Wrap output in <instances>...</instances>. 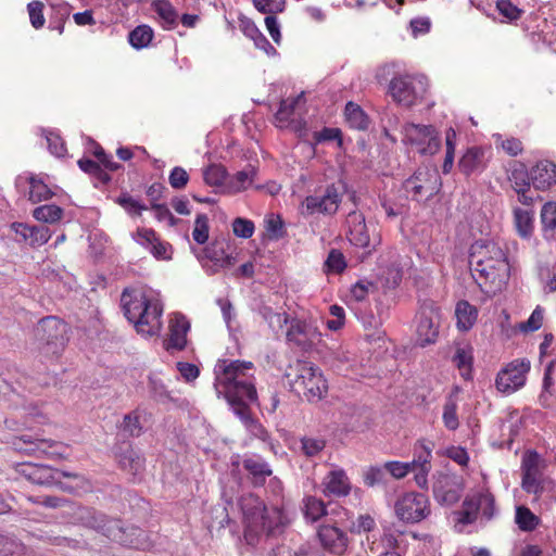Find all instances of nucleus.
Masks as SVG:
<instances>
[{
	"label": "nucleus",
	"instance_id": "obj_1",
	"mask_svg": "<svg viewBox=\"0 0 556 556\" xmlns=\"http://www.w3.org/2000/svg\"><path fill=\"white\" fill-rule=\"evenodd\" d=\"M253 368L251 362L220 359L214 368L215 388L218 393H224L235 414L241 419L250 433L266 441V429L254 419L248 403L257 401V392L254 383L249 380L248 371Z\"/></svg>",
	"mask_w": 556,
	"mask_h": 556
},
{
	"label": "nucleus",
	"instance_id": "obj_2",
	"mask_svg": "<svg viewBox=\"0 0 556 556\" xmlns=\"http://www.w3.org/2000/svg\"><path fill=\"white\" fill-rule=\"evenodd\" d=\"M469 265L473 279L488 293L501 291L507 282L509 265L497 243L480 240L471 244Z\"/></svg>",
	"mask_w": 556,
	"mask_h": 556
},
{
	"label": "nucleus",
	"instance_id": "obj_3",
	"mask_svg": "<svg viewBox=\"0 0 556 556\" xmlns=\"http://www.w3.org/2000/svg\"><path fill=\"white\" fill-rule=\"evenodd\" d=\"M121 303L127 319L136 331L143 337L157 336L162 328L163 307L157 301H151L144 294L125 289Z\"/></svg>",
	"mask_w": 556,
	"mask_h": 556
},
{
	"label": "nucleus",
	"instance_id": "obj_4",
	"mask_svg": "<svg viewBox=\"0 0 556 556\" xmlns=\"http://www.w3.org/2000/svg\"><path fill=\"white\" fill-rule=\"evenodd\" d=\"M290 390L308 402L321 400L327 392V381L321 371L313 363L298 359L286 370Z\"/></svg>",
	"mask_w": 556,
	"mask_h": 556
},
{
	"label": "nucleus",
	"instance_id": "obj_5",
	"mask_svg": "<svg viewBox=\"0 0 556 556\" xmlns=\"http://www.w3.org/2000/svg\"><path fill=\"white\" fill-rule=\"evenodd\" d=\"M16 471L33 483L55 485L68 493H73L76 489H84L88 484L85 477L77 472L58 470L46 465L22 463L16 466Z\"/></svg>",
	"mask_w": 556,
	"mask_h": 556
},
{
	"label": "nucleus",
	"instance_id": "obj_6",
	"mask_svg": "<svg viewBox=\"0 0 556 556\" xmlns=\"http://www.w3.org/2000/svg\"><path fill=\"white\" fill-rule=\"evenodd\" d=\"M242 510L247 521L244 538L249 544H254L260 534H273L281 525L280 510L266 508L258 497L245 498Z\"/></svg>",
	"mask_w": 556,
	"mask_h": 556
},
{
	"label": "nucleus",
	"instance_id": "obj_7",
	"mask_svg": "<svg viewBox=\"0 0 556 556\" xmlns=\"http://www.w3.org/2000/svg\"><path fill=\"white\" fill-rule=\"evenodd\" d=\"M345 192L346 185L342 180L319 187L303 200L301 214L304 216L315 214L332 216L338 212Z\"/></svg>",
	"mask_w": 556,
	"mask_h": 556
},
{
	"label": "nucleus",
	"instance_id": "obj_8",
	"mask_svg": "<svg viewBox=\"0 0 556 556\" xmlns=\"http://www.w3.org/2000/svg\"><path fill=\"white\" fill-rule=\"evenodd\" d=\"M428 81L421 75H397L389 85L392 99L406 108L417 104L427 92Z\"/></svg>",
	"mask_w": 556,
	"mask_h": 556
},
{
	"label": "nucleus",
	"instance_id": "obj_9",
	"mask_svg": "<svg viewBox=\"0 0 556 556\" xmlns=\"http://www.w3.org/2000/svg\"><path fill=\"white\" fill-rule=\"evenodd\" d=\"M441 177L435 167H419L403 182V188L413 200L421 201L432 198L440 191Z\"/></svg>",
	"mask_w": 556,
	"mask_h": 556
},
{
	"label": "nucleus",
	"instance_id": "obj_10",
	"mask_svg": "<svg viewBox=\"0 0 556 556\" xmlns=\"http://www.w3.org/2000/svg\"><path fill=\"white\" fill-rule=\"evenodd\" d=\"M41 339L45 340L42 353L47 356L58 357L64 351L68 342V327L56 317H47L40 320L37 328Z\"/></svg>",
	"mask_w": 556,
	"mask_h": 556
},
{
	"label": "nucleus",
	"instance_id": "obj_11",
	"mask_svg": "<svg viewBox=\"0 0 556 556\" xmlns=\"http://www.w3.org/2000/svg\"><path fill=\"white\" fill-rule=\"evenodd\" d=\"M41 339L45 340L42 353L47 356L58 357L64 351L68 342V327L56 317H47L40 320L37 328Z\"/></svg>",
	"mask_w": 556,
	"mask_h": 556
},
{
	"label": "nucleus",
	"instance_id": "obj_12",
	"mask_svg": "<svg viewBox=\"0 0 556 556\" xmlns=\"http://www.w3.org/2000/svg\"><path fill=\"white\" fill-rule=\"evenodd\" d=\"M440 320V308L432 301H425L416 316V333L419 345L426 346L437 341Z\"/></svg>",
	"mask_w": 556,
	"mask_h": 556
},
{
	"label": "nucleus",
	"instance_id": "obj_13",
	"mask_svg": "<svg viewBox=\"0 0 556 556\" xmlns=\"http://www.w3.org/2000/svg\"><path fill=\"white\" fill-rule=\"evenodd\" d=\"M13 448L27 455H46L50 458H64L66 446L53 440L39 439L30 434L15 437L11 442Z\"/></svg>",
	"mask_w": 556,
	"mask_h": 556
},
{
	"label": "nucleus",
	"instance_id": "obj_14",
	"mask_svg": "<svg viewBox=\"0 0 556 556\" xmlns=\"http://www.w3.org/2000/svg\"><path fill=\"white\" fill-rule=\"evenodd\" d=\"M394 511L396 517L404 522H419L430 513L429 501L421 493H405L395 502Z\"/></svg>",
	"mask_w": 556,
	"mask_h": 556
},
{
	"label": "nucleus",
	"instance_id": "obj_15",
	"mask_svg": "<svg viewBox=\"0 0 556 556\" xmlns=\"http://www.w3.org/2000/svg\"><path fill=\"white\" fill-rule=\"evenodd\" d=\"M531 367L527 358H517L506 365L496 376V389L506 394L514 393L526 383Z\"/></svg>",
	"mask_w": 556,
	"mask_h": 556
},
{
	"label": "nucleus",
	"instance_id": "obj_16",
	"mask_svg": "<svg viewBox=\"0 0 556 556\" xmlns=\"http://www.w3.org/2000/svg\"><path fill=\"white\" fill-rule=\"evenodd\" d=\"M103 535L112 541L122 545L130 546L134 548H144L147 546L143 530L137 527L124 528L122 521L117 519H108L103 523V529L100 531Z\"/></svg>",
	"mask_w": 556,
	"mask_h": 556
},
{
	"label": "nucleus",
	"instance_id": "obj_17",
	"mask_svg": "<svg viewBox=\"0 0 556 556\" xmlns=\"http://www.w3.org/2000/svg\"><path fill=\"white\" fill-rule=\"evenodd\" d=\"M346 237L351 244L357 248L368 249V253L375 250L379 243L377 237L370 233L363 213L353 211L346 216Z\"/></svg>",
	"mask_w": 556,
	"mask_h": 556
},
{
	"label": "nucleus",
	"instance_id": "obj_18",
	"mask_svg": "<svg viewBox=\"0 0 556 556\" xmlns=\"http://www.w3.org/2000/svg\"><path fill=\"white\" fill-rule=\"evenodd\" d=\"M544 464L535 451L525 454L521 463V486L527 493L539 494L542 491V470Z\"/></svg>",
	"mask_w": 556,
	"mask_h": 556
},
{
	"label": "nucleus",
	"instance_id": "obj_19",
	"mask_svg": "<svg viewBox=\"0 0 556 556\" xmlns=\"http://www.w3.org/2000/svg\"><path fill=\"white\" fill-rule=\"evenodd\" d=\"M482 511L486 519H491L494 514V497L489 493H478L464 502V510L460 514L459 521L471 523L477 518V513Z\"/></svg>",
	"mask_w": 556,
	"mask_h": 556
},
{
	"label": "nucleus",
	"instance_id": "obj_20",
	"mask_svg": "<svg viewBox=\"0 0 556 556\" xmlns=\"http://www.w3.org/2000/svg\"><path fill=\"white\" fill-rule=\"evenodd\" d=\"M286 336L289 342L294 343L302 350H308L315 341L319 340L320 333L312 324L292 319Z\"/></svg>",
	"mask_w": 556,
	"mask_h": 556
},
{
	"label": "nucleus",
	"instance_id": "obj_21",
	"mask_svg": "<svg viewBox=\"0 0 556 556\" xmlns=\"http://www.w3.org/2000/svg\"><path fill=\"white\" fill-rule=\"evenodd\" d=\"M320 488L326 497H344L350 494L352 484L346 472L341 468H336L323 478Z\"/></svg>",
	"mask_w": 556,
	"mask_h": 556
},
{
	"label": "nucleus",
	"instance_id": "obj_22",
	"mask_svg": "<svg viewBox=\"0 0 556 556\" xmlns=\"http://www.w3.org/2000/svg\"><path fill=\"white\" fill-rule=\"evenodd\" d=\"M228 250L229 244L225 239L214 240L204 249V258L212 263V273L230 268L236 264V257Z\"/></svg>",
	"mask_w": 556,
	"mask_h": 556
},
{
	"label": "nucleus",
	"instance_id": "obj_23",
	"mask_svg": "<svg viewBox=\"0 0 556 556\" xmlns=\"http://www.w3.org/2000/svg\"><path fill=\"white\" fill-rule=\"evenodd\" d=\"M433 495L441 504L452 505L459 497V486L455 478L446 473H438L432 486Z\"/></svg>",
	"mask_w": 556,
	"mask_h": 556
},
{
	"label": "nucleus",
	"instance_id": "obj_24",
	"mask_svg": "<svg viewBox=\"0 0 556 556\" xmlns=\"http://www.w3.org/2000/svg\"><path fill=\"white\" fill-rule=\"evenodd\" d=\"M318 538L324 548L336 555H342L348 547L346 534L333 525H323Z\"/></svg>",
	"mask_w": 556,
	"mask_h": 556
},
{
	"label": "nucleus",
	"instance_id": "obj_25",
	"mask_svg": "<svg viewBox=\"0 0 556 556\" xmlns=\"http://www.w3.org/2000/svg\"><path fill=\"white\" fill-rule=\"evenodd\" d=\"M190 329V323L181 314H174L169 320V337L165 341L167 351H181L187 344V333Z\"/></svg>",
	"mask_w": 556,
	"mask_h": 556
},
{
	"label": "nucleus",
	"instance_id": "obj_26",
	"mask_svg": "<svg viewBox=\"0 0 556 556\" xmlns=\"http://www.w3.org/2000/svg\"><path fill=\"white\" fill-rule=\"evenodd\" d=\"M484 154V150L479 147H471L467 149L458 162L459 170L466 176L481 172L485 167Z\"/></svg>",
	"mask_w": 556,
	"mask_h": 556
},
{
	"label": "nucleus",
	"instance_id": "obj_27",
	"mask_svg": "<svg viewBox=\"0 0 556 556\" xmlns=\"http://www.w3.org/2000/svg\"><path fill=\"white\" fill-rule=\"evenodd\" d=\"M530 178L536 189H547L553 184H556V166L549 162L538 163L532 167Z\"/></svg>",
	"mask_w": 556,
	"mask_h": 556
},
{
	"label": "nucleus",
	"instance_id": "obj_28",
	"mask_svg": "<svg viewBox=\"0 0 556 556\" xmlns=\"http://www.w3.org/2000/svg\"><path fill=\"white\" fill-rule=\"evenodd\" d=\"M243 468L249 472L254 484L260 485L266 481L273 471L269 465L258 456L245 457L242 462Z\"/></svg>",
	"mask_w": 556,
	"mask_h": 556
},
{
	"label": "nucleus",
	"instance_id": "obj_29",
	"mask_svg": "<svg viewBox=\"0 0 556 556\" xmlns=\"http://www.w3.org/2000/svg\"><path fill=\"white\" fill-rule=\"evenodd\" d=\"M456 326L460 331H468L476 324L478 309L468 301H459L455 307Z\"/></svg>",
	"mask_w": 556,
	"mask_h": 556
},
{
	"label": "nucleus",
	"instance_id": "obj_30",
	"mask_svg": "<svg viewBox=\"0 0 556 556\" xmlns=\"http://www.w3.org/2000/svg\"><path fill=\"white\" fill-rule=\"evenodd\" d=\"M433 126L431 125H418L413 123H407L403 126V141L404 143H409L413 146H417L418 149L426 144L427 136H429L430 131H432Z\"/></svg>",
	"mask_w": 556,
	"mask_h": 556
},
{
	"label": "nucleus",
	"instance_id": "obj_31",
	"mask_svg": "<svg viewBox=\"0 0 556 556\" xmlns=\"http://www.w3.org/2000/svg\"><path fill=\"white\" fill-rule=\"evenodd\" d=\"M430 458H431V450L426 447L424 444L420 446V452L418 456L415 458L416 472L415 481L420 488L427 486V475L430 470Z\"/></svg>",
	"mask_w": 556,
	"mask_h": 556
},
{
	"label": "nucleus",
	"instance_id": "obj_32",
	"mask_svg": "<svg viewBox=\"0 0 556 556\" xmlns=\"http://www.w3.org/2000/svg\"><path fill=\"white\" fill-rule=\"evenodd\" d=\"M472 359V349L469 345H458L456 348L453 356V363L459 369L464 379H470L471 377Z\"/></svg>",
	"mask_w": 556,
	"mask_h": 556
},
{
	"label": "nucleus",
	"instance_id": "obj_33",
	"mask_svg": "<svg viewBox=\"0 0 556 556\" xmlns=\"http://www.w3.org/2000/svg\"><path fill=\"white\" fill-rule=\"evenodd\" d=\"M302 510L305 518L312 522L317 521L327 514L326 504L323 500L313 495H307L303 498Z\"/></svg>",
	"mask_w": 556,
	"mask_h": 556
},
{
	"label": "nucleus",
	"instance_id": "obj_34",
	"mask_svg": "<svg viewBox=\"0 0 556 556\" xmlns=\"http://www.w3.org/2000/svg\"><path fill=\"white\" fill-rule=\"evenodd\" d=\"M344 114L351 127L358 130L367 129L369 124L368 117L358 104L349 102L345 105Z\"/></svg>",
	"mask_w": 556,
	"mask_h": 556
},
{
	"label": "nucleus",
	"instance_id": "obj_35",
	"mask_svg": "<svg viewBox=\"0 0 556 556\" xmlns=\"http://www.w3.org/2000/svg\"><path fill=\"white\" fill-rule=\"evenodd\" d=\"M29 182V200L33 203L46 201L53 195L51 189L43 182L41 178L30 176Z\"/></svg>",
	"mask_w": 556,
	"mask_h": 556
},
{
	"label": "nucleus",
	"instance_id": "obj_36",
	"mask_svg": "<svg viewBox=\"0 0 556 556\" xmlns=\"http://www.w3.org/2000/svg\"><path fill=\"white\" fill-rule=\"evenodd\" d=\"M77 518L84 526L100 532L103 529L106 516L91 508L83 507L78 509Z\"/></svg>",
	"mask_w": 556,
	"mask_h": 556
},
{
	"label": "nucleus",
	"instance_id": "obj_37",
	"mask_svg": "<svg viewBox=\"0 0 556 556\" xmlns=\"http://www.w3.org/2000/svg\"><path fill=\"white\" fill-rule=\"evenodd\" d=\"M33 216L42 223H56L63 216V210L54 204L41 205L34 210Z\"/></svg>",
	"mask_w": 556,
	"mask_h": 556
},
{
	"label": "nucleus",
	"instance_id": "obj_38",
	"mask_svg": "<svg viewBox=\"0 0 556 556\" xmlns=\"http://www.w3.org/2000/svg\"><path fill=\"white\" fill-rule=\"evenodd\" d=\"M515 225L521 237H529L533 230V215L528 210L515 208Z\"/></svg>",
	"mask_w": 556,
	"mask_h": 556
},
{
	"label": "nucleus",
	"instance_id": "obj_39",
	"mask_svg": "<svg viewBox=\"0 0 556 556\" xmlns=\"http://www.w3.org/2000/svg\"><path fill=\"white\" fill-rule=\"evenodd\" d=\"M153 38V30L148 25L137 26L129 33V42L136 49L146 48Z\"/></svg>",
	"mask_w": 556,
	"mask_h": 556
},
{
	"label": "nucleus",
	"instance_id": "obj_40",
	"mask_svg": "<svg viewBox=\"0 0 556 556\" xmlns=\"http://www.w3.org/2000/svg\"><path fill=\"white\" fill-rule=\"evenodd\" d=\"M25 546L13 536L0 534V556H22Z\"/></svg>",
	"mask_w": 556,
	"mask_h": 556
},
{
	"label": "nucleus",
	"instance_id": "obj_41",
	"mask_svg": "<svg viewBox=\"0 0 556 556\" xmlns=\"http://www.w3.org/2000/svg\"><path fill=\"white\" fill-rule=\"evenodd\" d=\"M263 318L267 321L269 328L275 332L282 330L283 326L289 323L286 313L274 312L271 307L264 306L261 309Z\"/></svg>",
	"mask_w": 556,
	"mask_h": 556
},
{
	"label": "nucleus",
	"instance_id": "obj_42",
	"mask_svg": "<svg viewBox=\"0 0 556 556\" xmlns=\"http://www.w3.org/2000/svg\"><path fill=\"white\" fill-rule=\"evenodd\" d=\"M516 522L522 531H532L539 525V518L527 507L516 509Z\"/></svg>",
	"mask_w": 556,
	"mask_h": 556
},
{
	"label": "nucleus",
	"instance_id": "obj_43",
	"mask_svg": "<svg viewBox=\"0 0 556 556\" xmlns=\"http://www.w3.org/2000/svg\"><path fill=\"white\" fill-rule=\"evenodd\" d=\"M443 424L448 430H456L459 426L457 416V402L454 397L450 396L444 406L442 415Z\"/></svg>",
	"mask_w": 556,
	"mask_h": 556
},
{
	"label": "nucleus",
	"instance_id": "obj_44",
	"mask_svg": "<svg viewBox=\"0 0 556 556\" xmlns=\"http://www.w3.org/2000/svg\"><path fill=\"white\" fill-rule=\"evenodd\" d=\"M153 8L165 24L168 26H174L176 24L177 12L170 2L166 0H157L153 2Z\"/></svg>",
	"mask_w": 556,
	"mask_h": 556
},
{
	"label": "nucleus",
	"instance_id": "obj_45",
	"mask_svg": "<svg viewBox=\"0 0 556 556\" xmlns=\"http://www.w3.org/2000/svg\"><path fill=\"white\" fill-rule=\"evenodd\" d=\"M119 463L124 470L134 476L143 469V459L135 451L126 452Z\"/></svg>",
	"mask_w": 556,
	"mask_h": 556
},
{
	"label": "nucleus",
	"instance_id": "obj_46",
	"mask_svg": "<svg viewBox=\"0 0 556 556\" xmlns=\"http://www.w3.org/2000/svg\"><path fill=\"white\" fill-rule=\"evenodd\" d=\"M78 166L83 172L94 176L103 184H106L111 179L110 175L102 169L98 162L88 159H81L78 161Z\"/></svg>",
	"mask_w": 556,
	"mask_h": 556
},
{
	"label": "nucleus",
	"instance_id": "obj_47",
	"mask_svg": "<svg viewBox=\"0 0 556 556\" xmlns=\"http://www.w3.org/2000/svg\"><path fill=\"white\" fill-rule=\"evenodd\" d=\"M226 178V170L220 165H210L203 172V179L206 185L212 187L222 186Z\"/></svg>",
	"mask_w": 556,
	"mask_h": 556
},
{
	"label": "nucleus",
	"instance_id": "obj_48",
	"mask_svg": "<svg viewBox=\"0 0 556 556\" xmlns=\"http://www.w3.org/2000/svg\"><path fill=\"white\" fill-rule=\"evenodd\" d=\"M386 472H389L395 479L404 478L409 471L416 469L415 458L409 463L387 462L384 464Z\"/></svg>",
	"mask_w": 556,
	"mask_h": 556
},
{
	"label": "nucleus",
	"instance_id": "obj_49",
	"mask_svg": "<svg viewBox=\"0 0 556 556\" xmlns=\"http://www.w3.org/2000/svg\"><path fill=\"white\" fill-rule=\"evenodd\" d=\"M496 9L498 13L508 22H515L519 20L523 13V11L515 5L510 0H497Z\"/></svg>",
	"mask_w": 556,
	"mask_h": 556
},
{
	"label": "nucleus",
	"instance_id": "obj_50",
	"mask_svg": "<svg viewBox=\"0 0 556 556\" xmlns=\"http://www.w3.org/2000/svg\"><path fill=\"white\" fill-rule=\"evenodd\" d=\"M43 3L38 0L31 1L27 4L29 21L35 29L42 28L46 23V18L43 16Z\"/></svg>",
	"mask_w": 556,
	"mask_h": 556
},
{
	"label": "nucleus",
	"instance_id": "obj_51",
	"mask_svg": "<svg viewBox=\"0 0 556 556\" xmlns=\"http://www.w3.org/2000/svg\"><path fill=\"white\" fill-rule=\"evenodd\" d=\"M255 9L267 15L281 13L286 7V0H252Z\"/></svg>",
	"mask_w": 556,
	"mask_h": 556
},
{
	"label": "nucleus",
	"instance_id": "obj_52",
	"mask_svg": "<svg viewBox=\"0 0 556 556\" xmlns=\"http://www.w3.org/2000/svg\"><path fill=\"white\" fill-rule=\"evenodd\" d=\"M544 231H556V202H547L541 210Z\"/></svg>",
	"mask_w": 556,
	"mask_h": 556
},
{
	"label": "nucleus",
	"instance_id": "obj_53",
	"mask_svg": "<svg viewBox=\"0 0 556 556\" xmlns=\"http://www.w3.org/2000/svg\"><path fill=\"white\" fill-rule=\"evenodd\" d=\"M208 218L205 214H199L194 220L192 237L195 242L203 244L208 239Z\"/></svg>",
	"mask_w": 556,
	"mask_h": 556
},
{
	"label": "nucleus",
	"instance_id": "obj_54",
	"mask_svg": "<svg viewBox=\"0 0 556 556\" xmlns=\"http://www.w3.org/2000/svg\"><path fill=\"white\" fill-rule=\"evenodd\" d=\"M328 273L340 274L346 267L344 255L338 250H331L325 261Z\"/></svg>",
	"mask_w": 556,
	"mask_h": 556
},
{
	"label": "nucleus",
	"instance_id": "obj_55",
	"mask_svg": "<svg viewBox=\"0 0 556 556\" xmlns=\"http://www.w3.org/2000/svg\"><path fill=\"white\" fill-rule=\"evenodd\" d=\"M51 232L46 226H31L27 242L33 247H40L49 241Z\"/></svg>",
	"mask_w": 556,
	"mask_h": 556
},
{
	"label": "nucleus",
	"instance_id": "obj_56",
	"mask_svg": "<svg viewBox=\"0 0 556 556\" xmlns=\"http://www.w3.org/2000/svg\"><path fill=\"white\" fill-rule=\"evenodd\" d=\"M233 233L243 239H249L254 233V224L250 219L237 217L232 222Z\"/></svg>",
	"mask_w": 556,
	"mask_h": 556
},
{
	"label": "nucleus",
	"instance_id": "obj_57",
	"mask_svg": "<svg viewBox=\"0 0 556 556\" xmlns=\"http://www.w3.org/2000/svg\"><path fill=\"white\" fill-rule=\"evenodd\" d=\"M376 528V521L369 514L359 515L351 525V532L365 533Z\"/></svg>",
	"mask_w": 556,
	"mask_h": 556
},
{
	"label": "nucleus",
	"instance_id": "obj_58",
	"mask_svg": "<svg viewBox=\"0 0 556 556\" xmlns=\"http://www.w3.org/2000/svg\"><path fill=\"white\" fill-rule=\"evenodd\" d=\"M543 324V308L536 306L530 317L519 325V329L523 332H532L542 327Z\"/></svg>",
	"mask_w": 556,
	"mask_h": 556
},
{
	"label": "nucleus",
	"instance_id": "obj_59",
	"mask_svg": "<svg viewBox=\"0 0 556 556\" xmlns=\"http://www.w3.org/2000/svg\"><path fill=\"white\" fill-rule=\"evenodd\" d=\"M364 482L368 486H374L386 482L384 467H369L364 475Z\"/></svg>",
	"mask_w": 556,
	"mask_h": 556
},
{
	"label": "nucleus",
	"instance_id": "obj_60",
	"mask_svg": "<svg viewBox=\"0 0 556 556\" xmlns=\"http://www.w3.org/2000/svg\"><path fill=\"white\" fill-rule=\"evenodd\" d=\"M302 97L303 94H300L298 98L294 99L282 100L279 110L276 113V119H278L279 122L289 121L291 114L294 111L295 105L299 103Z\"/></svg>",
	"mask_w": 556,
	"mask_h": 556
},
{
	"label": "nucleus",
	"instance_id": "obj_61",
	"mask_svg": "<svg viewBox=\"0 0 556 556\" xmlns=\"http://www.w3.org/2000/svg\"><path fill=\"white\" fill-rule=\"evenodd\" d=\"M123 430L131 437H139L141 433V426L139 416L136 412L125 415L123 421Z\"/></svg>",
	"mask_w": 556,
	"mask_h": 556
},
{
	"label": "nucleus",
	"instance_id": "obj_62",
	"mask_svg": "<svg viewBox=\"0 0 556 556\" xmlns=\"http://www.w3.org/2000/svg\"><path fill=\"white\" fill-rule=\"evenodd\" d=\"M168 181L174 189H182L189 181V175L182 167L176 166L172 169Z\"/></svg>",
	"mask_w": 556,
	"mask_h": 556
},
{
	"label": "nucleus",
	"instance_id": "obj_63",
	"mask_svg": "<svg viewBox=\"0 0 556 556\" xmlns=\"http://www.w3.org/2000/svg\"><path fill=\"white\" fill-rule=\"evenodd\" d=\"M117 203L129 214L140 215L143 210H147V206L127 194L118 197Z\"/></svg>",
	"mask_w": 556,
	"mask_h": 556
},
{
	"label": "nucleus",
	"instance_id": "obj_64",
	"mask_svg": "<svg viewBox=\"0 0 556 556\" xmlns=\"http://www.w3.org/2000/svg\"><path fill=\"white\" fill-rule=\"evenodd\" d=\"M325 447V441L320 439L304 438L302 439V450L305 455L313 457L321 452Z\"/></svg>",
	"mask_w": 556,
	"mask_h": 556
}]
</instances>
